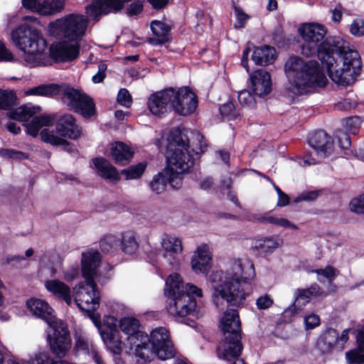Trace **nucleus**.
I'll return each instance as SVG.
<instances>
[{"instance_id":"nucleus-64","label":"nucleus","mask_w":364,"mask_h":364,"mask_svg":"<svg viewBox=\"0 0 364 364\" xmlns=\"http://www.w3.org/2000/svg\"><path fill=\"white\" fill-rule=\"evenodd\" d=\"M13 60L12 53L6 47L4 42L0 41V62H11Z\"/></svg>"},{"instance_id":"nucleus-58","label":"nucleus","mask_w":364,"mask_h":364,"mask_svg":"<svg viewBox=\"0 0 364 364\" xmlns=\"http://www.w3.org/2000/svg\"><path fill=\"white\" fill-rule=\"evenodd\" d=\"M321 323L320 317L314 314L307 315L304 317L306 330H311L319 326Z\"/></svg>"},{"instance_id":"nucleus-9","label":"nucleus","mask_w":364,"mask_h":364,"mask_svg":"<svg viewBox=\"0 0 364 364\" xmlns=\"http://www.w3.org/2000/svg\"><path fill=\"white\" fill-rule=\"evenodd\" d=\"M62 91L61 100L68 110L85 119L97 116L95 102L87 93L67 84H64Z\"/></svg>"},{"instance_id":"nucleus-35","label":"nucleus","mask_w":364,"mask_h":364,"mask_svg":"<svg viewBox=\"0 0 364 364\" xmlns=\"http://www.w3.org/2000/svg\"><path fill=\"white\" fill-rule=\"evenodd\" d=\"M65 6V0H43L39 8V14L52 16L60 13Z\"/></svg>"},{"instance_id":"nucleus-32","label":"nucleus","mask_w":364,"mask_h":364,"mask_svg":"<svg viewBox=\"0 0 364 364\" xmlns=\"http://www.w3.org/2000/svg\"><path fill=\"white\" fill-rule=\"evenodd\" d=\"M277 58L276 50L274 47L264 45L256 47L252 55V60L257 65L265 66L272 63Z\"/></svg>"},{"instance_id":"nucleus-36","label":"nucleus","mask_w":364,"mask_h":364,"mask_svg":"<svg viewBox=\"0 0 364 364\" xmlns=\"http://www.w3.org/2000/svg\"><path fill=\"white\" fill-rule=\"evenodd\" d=\"M18 97L14 90L0 88V110L10 111L18 104Z\"/></svg>"},{"instance_id":"nucleus-47","label":"nucleus","mask_w":364,"mask_h":364,"mask_svg":"<svg viewBox=\"0 0 364 364\" xmlns=\"http://www.w3.org/2000/svg\"><path fill=\"white\" fill-rule=\"evenodd\" d=\"M132 0H101L105 11V15L111 13L117 14L120 12L126 4L132 1Z\"/></svg>"},{"instance_id":"nucleus-12","label":"nucleus","mask_w":364,"mask_h":364,"mask_svg":"<svg viewBox=\"0 0 364 364\" xmlns=\"http://www.w3.org/2000/svg\"><path fill=\"white\" fill-rule=\"evenodd\" d=\"M171 108L178 115L188 116L193 114L198 106V96L188 86L178 90L170 87Z\"/></svg>"},{"instance_id":"nucleus-15","label":"nucleus","mask_w":364,"mask_h":364,"mask_svg":"<svg viewBox=\"0 0 364 364\" xmlns=\"http://www.w3.org/2000/svg\"><path fill=\"white\" fill-rule=\"evenodd\" d=\"M78 43L69 44L67 42L53 43L49 47V58L56 63L71 62L77 59L80 55Z\"/></svg>"},{"instance_id":"nucleus-8","label":"nucleus","mask_w":364,"mask_h":364,"mask_svg":"<svg viewBox=\"0 0 364 364\" xmlns=\"http://www.w3.org/2000/svg\"><path fill=\"white\" fill-rule=\"evenodd\" d=\"M12 39L20 50L29 58H33L36 65L46 66L50 65V60L44 51L47 48V41L41 33L36 28L30 26H21L11 33Z\"/></svg>"},{"instance_id":"nucleus-18","label":"nucleus","mask_w":364,"mask_h":364,"mask_svg":"<svg viewBox=\"0 0 364 364\" xmlns=\"http://www.w3.org/2000/svg\"><path fill=\"white\" fill-rule=\"evenodd\" d=\"M26 306L35 317L44 321L49 326L59 321L53 309L44 300L31 298L27 300Z\"/></svg>"},{"instance_id":"nucleus-33","label":"nucleus","mask_w":364,"mask_h":364,"mask_svg":"<svg viewBox=\"0 0 364 364\" xmlns=\"http://www.w3.org/2000/svg\"><path fill=\"white\" fill-rule=\"evenodd\" d=\"M39 106H33L31 105H23L16 109H11L8 112L10 119L18 122H26L36 113L41 111Z\"/></svg>"},{"instance_id":"nucleus-49","label":"nucleus","mask_w":364,"mask_h":364,"mask_svg":"<svg viewBox=\"0 0 364 364\" xmlns=\"http://www.w3.org/2000/svg\"><path fill=\"white\" fill-rule=\"evenodd\" d=\"M349 210L355 214L364 215V193L350 200Z\"/></svg>"},{"instance_id":"nucleus-43","label":"nucleus","mask_w":364,"mask_h":364,"mask_svg":"<svg viewBox=\"0 0 364 364\" xmlns=\"http://www.w3.org/2000/svg\"><path fill=\"white\" fill-rule=\"evenodd\" d=\"M258 221L262 223H269L280 226L284 228H290L292 230H298V227L291 223L288 219L284 218H277L274 216H262L259 218Z\"/></svg>"},{"instance_id":"nucleus-38","label":"nucleus","mask_w":364,"mask_h":364,"mask_svg":"<svg viewBox=\"0 0 364 364\" xmlns=\"http://www.w3.org/2000/svg\"><path fill=\"white\" fill-rule=\"evenodd\" d=\"M122 250L127 255L135 253L139 247V245L133 233L130 232L122 234L120 239V246Z\"/></svg>"},{"instance_id":"nucleus-50","label":"nucleus","mask_w":364,"mask_h":364,"mask_svg":"<svg viewBox=\"0 0 364 364\" xmlns=\"http://www.w3.org/2000/svg\"><path fill=\"white\" fill-rule=\"evenodd\" d=\"M237 99L242 107H254L256 105L254 95L247 90L239 92Z\"/></svg>"},{"instance_id":"nucleus-22","label":"nucleus","mask_w":364,"mask_h":364,"mask_svg":"<svg viewBox=\"0 0 364 364\" xmlns=\"http://www.w3.org/2000/svg\"><path fill=\"white\" fill-rule=\"evenodd\" d=\"M150 28L152 34L155 38H149L148 43L151 46H162L170 43L171 41V26L167 23L153 20L150 23Z\"/></svg>"},{"instance_id":"nucleus-46","label":"nucleus","mask_w":364,"mask_h":364,"mask_svg":"<svg viewBox=\"0 0 364 364\" xmlns=\"http://www.w3.org/2000/svg\"><path fill=\"white\" fill-rule=\"evenodd\" d=\"M357 348L352 349L346 353V359L349 364L364 363V346L360 348V341L356 340Z\"/></svg>"},{"instance_id":"nucleus-41","label":"nucleus","mask_w":364,"mask_h":364,"mask_svg":"<svg viewBox=\"0 0 364 364\" xmlns=\"http://www.w3.org/2000/svg\"><path fill=\"white\" fill-rule=\"evenodd\" d=\"M105 11L106 10L101 0H93L91 4L85 7L86 14L95 22L99 21L101 16L105 15Z\"/></svg>"},{"instance_id":"nucleus-2","label":"nucleus","mask_w":364,"mask_h":364,"mask_svg":"<svg viewBox=\"0 0 364 364\" xmlns=\"http://www.w3.org/2000/svg\"><path fill=\"white\" fill-rule=\"evenodd\" d=\"M200 151L191 149L188 131L185 128L174 127L167 137L166 159L167 166L150 182V188L157 194L163 193L169 184L173 190H178L183 184L184 173L190 172L195 165L193 153L196 155L204 153L208 144L200 136Z\"/></svg>"},{"instance_id":"nucleus-60","label":"nucleus","mask_w":364,"mask_h":364,"mask_svg":"<svg viewBox=\"0 0 364 364\" xmlns=\"http://www.w3.org/2000/svg\"><path fill=\"white\" fill-rule=\"evenodd\" d=\"M273 303V299L268 294L259 296L256 301L257 307L259 310L269 308Z\"/></svg>"},{"instance_id":"nucleus-40","label":"nucleus","mask_w":364,"mask_h":364,"mask_svg":"<svg viewBox=\"0 0 364 364\" xmlns=\"http://www.w3.org/2000/svg\"><path fill=\"white\" fill-rule=\"evenodd\" d=\"M120 246V239L113 235H105L100 241V247L105 254L114 253Z\"/></svg>"},{"instance_id":"nucleus-17","label":"nucleus","mask_w":364,"mask_h":364,"mask_svg":"<svg viewBox=\"0 0 364 364\" xmlns=\"http://www.w3.org/2000/svg\"><path fill=\"white\" fill-rule=\"evenodd\" d=\"M85 284L80 282L79 284V290L76 292L75 299V303L81 310H84L82 305L85 303L87 305L92 304L91 310L96 311L100 305V292L97 289V285L95 282V285L90 283Z\"/></svg>"},{"instance_id":"nucleus-55","label":"nucleus","mask_w":364,"mask_h":364,"mask_svg":"<svg viewBox=\"0 0 364 364\" xmlns=\"http://www.w3.org/2000/svg\"><path fill=\"white\" fill-rule=\"evenodd\" d=\"M350 32L356 37L364 36V21L362 19H355L350 25Z\"/></svg>"},{"instance_id":"nucleus-5","label":"nucleus","mask_w":364,"mask_h":364,"mask_svg":"<svg viewBox=\"0 0 364 364\" xmlns=\"http://www.w3.org/2000/svg\"><path fill=\"white\" fill-rule=\"evenodd\" d=\"M165 295L172 301L167 306V311L173 316L183 317L190 314L197 306L195 296L201 297L202 290L196 285L184 284L178 273L170 274L166 281Z\"/></svg>"},{"instance_id":"nucleus-63","label":"nucleus","mask_w":364,"mask_h":364,"mask_svg":"<svg viewBox=\"0 0 364 364\" xmlns=\"http://www.w3.org/2000/svg\"><path fill=\"white\" fill-rule=\"evenodd\" d=\"M107 68V66L104 63H101L98 65V71L95 75L92 76V78L94 83H100L105 80L106 77L105 71Z\"/></svg>"},{"instance_id":"nucleus-28","label":"nucleus","mask_w":364,"mask_h":364,"mask_svg":"<svg viewBox=\"0 0 364 364\" xmlns=\"http://www.w3.org/2000/svg\"><path fill=\"white\" fill-rule=\"evenodd\" d=\"M45 287L48 291L55 296L65 301L70 305L72 302L71 290L70 287L59 279H48L45 282Z\"/></svg>"},{"instance_id":"nucleus-44","label":"nucleus","mask_w":364,"mask_h":364,"mask_svg":"<svg viewBox=\"0 0 364 364\" xmlns=\"http://www.w3.org/2000/svg\"><path fill=\"white\" fill-rule=\"evenodd\" d=\"M31 364H69L66 360H55L51 358L48 352L43 351L36 353L35 356L31 359Z\"/></svg>"},{"instance_id":"nucleus-42","label":"nucleus","mask_w":364,"mask_h":364,"mask_svg":"<svg viewBox=\"0 0 364 364\" xmlns=\"http://www.w3.org/2000/svg\"><path fill=\"white\" fill-rule=\"evenodd\" d=\"M219 109L222 117H226L228 120H235L241 115L240 110L235 107L233 98H230L220 107Z\"/></svg>"},{"instance_id":"nucleus-16","label":"nucleus","mask_w":364,"mask_h":364,"mask_svg":"<svg viewBox=\"0 0 364 364\" xmlns=\"http://www.w3.org/2000/svg\"><path fill=\"white\" fill-rule=\"evenodd\" d=\"M102 256L98 250L90 249L82 252L81 272L86 283L95 285V278L100 266Z\"/></svg>"},{"instance_id":"nucleus-52","label":"nucleus","mask_w":364,"mask_h":364,"mask_svg":"<svg viewBox=\"0 0 364 364\" xmlns=\"http://www.w3.org/2000/svg\"><path fill=\"white\" fill-rule=\"evenodd\" d=\"M117 101L120 105L129 108L132 105V97L128 90L121 88L118 92Z\"/></svg>"},{"instance_id":"nucleus-37","label":"nucleus","mask_w":364,"mask_h":364,"mask_svg":"<svg viewBox=\"0 0 364 364\" xmlns=\"http://www.w3.org/2000/svg\"><path fill=\"white\" fill-rule=\"evenodd\" d=\"M162 247L165 250L164 256L166 257L168 255L172 256L175 254L181 253L183 250L182 242L179 238L174 237H167L162 241Z\"/></svg>"},{"instance_id":"nucleus-1","label":"nucleus","mask_w":364,"mask_h":364,"mask_svg":"<svg viewBox=\"0 0 364 364\" xmlns=\"http://www.w3.org/2000/svg\"><path fill=\"white\" fill-rule=\"evenodd\" d=\"M299 32L304 40L301 53L306 56L316 55L333 82L343 86L355 82L362 70V61L356 50L346 49L338 39L324 40L327 31L318 23H304Z\"/></svg>"},{"instance_id":"nucleus-53","label":"nucleus","mask_w":364,"mask_h":364,"mask_svg":"<svg viewBox=\"0 0 364 364\" xmlns=\"http://www.w3.org/2000/svg\"><path fill=\"white\" fill-rule=\"evenodd\" d=\"M320 195V191L318 190L315 191H303L298 196H296L294 199L296 203H299L301 201H308L312 202L315 201Z\"/></svg>"},{"instance_id":"nucleus-61","label":"nucleus","mask_w":364,"mask_h":364,"mask_svg":"<svg viewBox=\"0 0 364 364\" xmlns=\"http://www.w3.org/2000/svg\"><path fill=\"white\" fill-rule=\"evenodd\" d=\"M312 272L316 273L317 274L322 275L326 278L328 279L329 280L333 279L336 275V269L330 265L326 267L325 269H316Z\"/></svg>"},{"instance_id":"nucleus-30","label":"nucleus","mask_w":364,"mask_h":364,"mask_svg":"<svg viewBox=\"0 0 364 364\" xmlns=\"http://www.w3.org/2000/svg\"><path fill=\"white\" fill-rule=\"evenodd\" d=\"M338 331L333 328H327L320 335L316 341V347L321 354L331 353L337 344Z\"/></svg>"},{"instance_id":"nucleus-24","label":"nucleus","mask_w":364,"mask_h":364,"mask_svg":"<svg viewBox=\"0 0 364 364\" xmlns=\"http://www.w3.org/2000/svg\"><path fill=\"white\" fill-rule=\"evenodd\" d=\"M279 245V242L271 237L254 239L252 241L250 252L255 256L264 257L272 254Z\"/></svg>"},{"instance_id":"nucleus-34","label":"nucleus","mask_w":364,"mask_h":364,"mask_svg":"<svg viewBox=\"0 0 364 364\" xmlns=\"http://www.w3.org/2000/svg\"><path fill=\"white\" fill-rule=\"evenodd\" d=\"M63 87L64 84H48V85H40L36 87L30 88L26 94L29 95H37V96H46V97H53L58 95H62Z\"/></svg>"},{"instance_id":"nucleus-19","label":"nucleus","mask_w":364,"mask_h":364,"mask_svg":"<svg viewBox=\"0 0 364 364\" xmlns=\"http://www.w3.org/2000/svg\"><path fill=\"white\" fill-rule=\"evenodd\" d=\"M308 144L318 154L323 157L329 156L334 151L333 138L324 130H317L308 137Z\"/></svg>"},{"instance_id":"nucleus-14","label":"nucleus","mask_w":364,"mask_h":364,"mask_svg":"<svg viewBox=\"0 0 364 364\" xmlns=\"http://www.w3.org/2000/svg\"><path fill=\"white\" fill-rule=\"evenodd\" d=\"M107 350L114 355H121L122 342L117 325V319L109 316L104 321V328L100 333Z\"/></svg>"},{"instance_id":"nucleus-59","label":"nucleus","mask_w":364,"mask_h":364,"mask_svg":"<svg viewBox=\"0 0 364 364\" xmlns=\"http://www.w3.org/2000/svg\"><path fill=\"white\" fill-rule=\"evenodd\" d=\"M24 126L26 127V134L33 137H36L38 135L41 128L35 117L30 122L24 124Z\"/></svg>"},{"instance_id":"nucleus-31","label":"nucleus","mask_w":364,"mask_h":364,"mask_svg":"<svg viewBox=\"0 0 364 364\" xmlns=\"http://www.w3.org/2000/svg\"><path fill=\"white\" fill-rule=\"evenodd\" d=\"M119 326L121 331L128 336L129 343H134V340L137 339L141 334L144 333V331L139 329V321L134 317L122 318L119 321Z\"/></svg>"},{"instance_id":"nucleus-48","label":"nucleus","mask_w":364,"mask_h":364,"mask_svg":"<svg viewBox=\"0 0 364 364\" xmlns=\"http://www.w3.org/2000/svg\"><path fill=\"white\" fill-rule=\"evenodd\" d=\"M0 156L9 159L22 161L28 158V154L14 149H0Z\"/></svg>"},{"instance_id":"nucleus-62","label":"nucleus","mask_w":364,"mask_h":364,"mask_svg":"<svg viewBox=\"0 0 364 364\" xmlns=\"http://www.w3.org/2000/svg\"><path fill=\"white\" fill-rule=\"evenodd\" d=\"M339 146L343 149H348L351 145L350 135L345 132H340L337 134Z\"/></svg>"},{"instance_id":"nucleus-27","label":"nucleus","mask_w":364,"mask_h":364,"mask_svg":"<svg viewBox=\"0 0 364 364\" xmlns=\"http://www.w3.org/2000/svg\"><path fill=\"white\" fill-rule=\"evenodd\" d=\"M111 156L115 164L125 166L132 161L134 151L125 143L115 141L111 148Z\"/></svg>"},{"instance_id":"nucleus-54","label":"nucleus","mask_w":364,"mask_h":364,"mask_svg":"<svg viewBox=\"0 0 364 364\" xmlns=\"http://www.w3.org/2000/svg\"><path fill=\"white\" fill-rule=\"evenodd\" d=\"M74 350L77 353L82 352L84 354H90V348L87 341L82 336H78L75 338Z\"/></svg>"},{"instance_id":"nucleus-56","label":"nucleus","mask_w":364,"mask_h":364,"mask_svg":"<svg viewBox=\"0 0 364 364\" xmlns=\"http://www.w3.org/2000/svg\"><path fill=\"white\" fill-rule=\"evenodd\" d=\"M346 128L348 131L353 135L358 134L360 129V118L357 116L347 118Z\"/></svg>"},{"instance_id":"nucleus-57","label":"nucleus","mask_w":364,"mask_h":364,"mask_svg":"<svg viewBox=\"0 0 364 364\" xmlns=\"http://www.w3.org/2000/svg\"><path fill=\"white\" fill-rule=\"evenodd\" d=\"M299 311L301 310L299 309L296 304L292 303L287 309L284 311L282 314V318L284 322L291 323L294 317Z\"/></svg>"},{"instance_id":"nucleus-25","label":"nucleus","mask_w":364,"mask_h":364,"mask_svg":"<svg viewBox=\"0 0 364 364\" xmlns=\"http://www.w3.org/2000/svg\"><path fill=\"white\" fill-rule=\"evenodd\" d=\"M130 344L135 346L136 357L145 363L151 360L154 353L153 345L151 343V336H149L146 333L141 334L137 339L134 340V343H130Z\"/></svg>"},{"instance_id":"nucleus-3","label":"nucleus","mask_w":364,"mask_h":364,"mask_svg":"<svg viewBox=\"0 0 364 364\" xmlns=\"http://www.w3.org/2000/svg\"><path fill=\"white\" fill-rule=\"evenodd\" d=\"M255 277L253 264L245 269L240 260L235 262L231 271H216L210 277L214 288V296H220L229 306L241 307L248 295L250 280Z\"/></svg>"},{"instance_id":"nucleus-21","label":"nucleus","mask_w":364,"mask_h":364,"mask_svg":"<svg viewBox=\"0 0 364 364\" xmlns=\"http://www.w3.org/2000/svg\"><path fill=\"white\" fill-rule=\"evenodd\" d=\"M169 87L153 93L149 97L147 106L150 112L156 116L161 117L171 107V93Z\"/></svg>"},{"instance_id":"nucleus-11","label":"nucleus","mask_w":364,"mask_h":364,"mask_svg":"<svg viewBox=\"0 0 364 364\" xmlns=\"http://www.w3.org/2000/svg\"><path fill=\"white\" fill-rule=\"evenodd\" d=\"M50 327L53 329V333L47 335L49 350L55 358L64 360L72 346L68 326L65 322L59 320Z\"/></svg>"},{"instance_id":"nucleus-45","label":"nucleus","mask_w":364,"mask_h":364,"mask_svg":"<svg viewBox=\"0 0 364 364\" xmlns=\"http://www.w3.org/2000/svg\"><path fill=\"white\" fill-rule=\"evenodd\" d=\"M232 9L236 19L233 26L234 28L239 30L245 28L247 21L251 18L250 16L246 14L240 6L236 5L235 2L232 3Z\"/></svg>"},{"instance_id":"nucleus-13","label":"nucleus","mask_w":364,"mask_h":364,"mask_svg":"<svg viewBox=\"0 0 364 364\" xmlns=\"http://www.w3.org/2000/svg\"><path fill=\"white\" fill-rule=\"evenodd\" d=\"M151 343L153 345L154 355L159 360H166L176 356V350L165 328L159 327L151 331Z\"/></svg>"},{"instance_id":"nucleus-20","label":"nucleus","mask_w":364,"mask_h":364,"mask_svg":"<svg viewBox=\"0 0 364 364\" xmlns=\"http://www.w3.org/2000/svg\"><path fill=\"white\" fill-rule=\"evenodd\" d=\"M250 88L255 95L264 97L272 91V80L270 74L263 70L258 69L250 75Z\"/></svg>"},{"instance_id":"nucleus-29","label":"nucleus","mask_w":364,"mask_h":364,"mask_svg":"<svg viewBox=\"0 0 364 364\" xmlns=\"http://www.w3.org/2000/svg\"><path fill=\"white\" fill-rule=\"evenodd\" d=\"M322 294L321 288L320 286L314 283L306 289H297L294 294L295 304L299 309L302 310L304 307L309 303L311 297L319 296Z\"/></svg>"},{"instance_id":"nucleus-51","label":"nucleus","mask_w":364,"mask_h":364,"mask_svg":"<svg viewBox=\"0 0 364 364\" xmlns=\"http://www.w3.org/2000/svg\"><path fill=\"white\" fill-rule=\"evenodd\" d=\"M130 2L131 4L127 6L125 11L128 16H138L143 12L145 0H132Z\"/></svg>"},{"instance_id":"nucleus-10","label":"nucleus","mask_w":364,"mask_h":364,"mask_svg":"<svg viewBox=\"0 0 364 364\" xmlns=\"http://www.w3.org/2000/svg\"><path fill=\"white\" fill-rule=\"evenodd\" d=\"M88 19L82 14H70L49 23V31L53 36H62L69 41H77L85 33Z\"/></svg>"},{"instance_id":"nucleus-23","label":"nucleus","mask_w":364,"mask_h":364,"mask_svg":"<svg viewBox=\"0 0 364 364\" xmlns=\"http://www.w3.org/2000/svg\"><path fill=\"white\" fill-rule=\"evenodd\" d=\"M191 263L196 273L208 275L212 267V257L206 245L198 247L197 255L193 257Z\"/></svg>"},{"instance_id":"nucleus-26","label":"nucleus","mask_w":364,"mask_h":364,"mask_svg":"<svg viewBox=\"0 0 364 364\" xmlns=\"http://www.w3.org/2000/svg\"><path fill=\"white\" fill-rule=\"evenodd\" d=\"M92 161L99 176L102 178L110 180L115 183L119 181L120 176L118 170L107 159L99 156L93 158Z\"/></svg>"},{"instance_id":"nucleus-6","label":"nucleus","mask_w":364,"mask_h":364,"mask_svg":"<svg viewBox=\"0 0 364 364\" xmlns=\"http://www.w3.org/2000/svg\"><path fill=\"white\" fill-rule=\"evenodd\" d=\"M55 132L48 128L43 129L40 133L41 140L53 146H62V150L68 154L77 152L76 146L66 139L77 140L82 134V127L77 123L73 114L60 116L55 122Z\"/></svg>"},{"instance_id":"nucleus-4","label":"nucleus","mask_w":364,"mask_h":364,"mask_svg":"<svg viewBox=\"0 0 364 364\" xmlns=\"http://www.w3.org/2000/svg\"><path fill=\"white\" fill-rule=\"evenodd\" d=\"M284 72L290 84L289 90L295 95L313 92L316 88L326 86L328 80L316 60H306L291 55L284 63Z\"/></svg>"},{"instance_id":"nucleus-39","label":"nucleus","mask_w":364,"mask_h":364,"mask_svg":"<svg viewBox=\"0 0 364 364\" xmlns=\"http://www.w3.org/2000/svg\"><path fill=\"white\" fill-rule=\"evenodd\" d=\"M147 166L146 161L139 162L134 165H131L127 168L121 171V174L125 176L126 180L138 179L144 174Z\"/></svg>"},{"instance_id":"nucleus-7","label":"nucleus","mask_w":364,"mask_h":364,"mask_svg":"<svg viewBox=\"0 0 364 364\" xmlns=\"http://www.w3.org/2000/svg\"><path fill=\"white\" fill-rule=\"evenodd\" d=\"M222 331L225 340L217 349L220 358L231 361L237 359L243 349L241 343V322L237 309H228L222 320Z\"/></svg>"}]
</instances>
